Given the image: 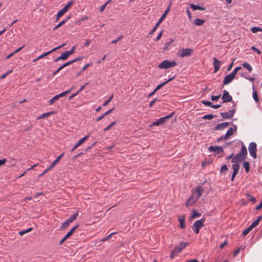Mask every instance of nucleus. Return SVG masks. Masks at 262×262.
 Listing matches in <instances>:
<instances>
[{
    "mask_svg": "<svg viewBox=\"0 0 262 262\" xmlns=\"http://www.w3.org/2000/svg\"><path fill=\"white\" fill-rule=\"evenodd\" d=\"M70 224V223L67 220L65 222H64L62 225L60 227V229H66Z\"/></svg>",
    "mask_w": 262,
    "mask_h": 262,
    "instance_id": "nucleus-33",
    "label": "nucleus"
},
{
    "mask_svg": "<svg viewBox=\"0 0 262 262\" xmlns=\"http://www.w3.org/2000/svg\"><path fill=\"white\" fill-rule=\"evenodd\" d=\"M256 144L255 142H251L248 147L250 154L254 159L256 158Z\"/></svg>",
    "mask_w": 262,
    "mask_h": 262,
    "instance_id": "nucleus-6",
    "label": "nucleus"
},
{
    "mask_svg": "<svg viewBox=\"0 0 262 262\" xmlns=\"http://www.w3.org/2000/svg\"><path fill=\"white\" fill-rule=\"evenodd\" d=\"M78 215V212L74 213L73 215H72L68 219V221L71 223L73 222L74 220H76L77 216Z\"/></svg>",
    "mask_w": 262,
    "mask_h": 262,
    "instance_id": "nucleus-31",
    "label": "nucleus"
},
{
    "mask_svg": "<svg viewBox=\"0 0 262 262\" xmlns=\"http://www.w3.org/2000/svg\"><path fill=\"white\" fill-rule=\"evenodd\" d=\"M235 78V76L230 73L225 76L223 80V85H226L230 83Z\"/></svg>",
    "mask_w": 262,
    "mask_h": 262,
    "instance_id": "nucleus-12",
    "label": "nucleus"
},
{
    "mask_svg": "<svg viewBox=\"0 0 262 262\" xmlns=\"http://www.w3.org/2000/svg\"><path fill=\"white\" fill-rule=\"evenodd\" d=\"M178 220L180 222V227L182 229L185 228V217L184 215H179L178 216Z\"/></svg>",
    "mask_w": 262,
    "mask_h": 262,
    "instance_id": "nucleus-17",
    "label": "nucleus"
},
{
    "mask_svg": "<svg viewBox=\"0 0 262 262\" xmlns=\"http://www.w3.org/2000/svg\"><path fill=\"white\" fill-rule=\"evenodd\" d=\"M89 135H87L80 139L72 148L71 152H73L75 149H76L78 146L82 144L89 138Z\"/></svg>",
    "mask_w": 262,
    "mask_h": 262,
    "instance_id": "nucleus-13",
    "label": "nucleus"
},
{
    "mask_svg": "<svg viewBox=\"0 0 262 262\" xmlns=\"http://www.w3.org/2000/svg\"><path fill=\"white\" fill-rule=\"evenodd\" d=\"M52 168H50V167L49 166L47 169H46L45 170H44L41 174L39 175V177H41L43 175H44L45 173H46L48 171L51 170Z\"/></svg>",
    "mask_w": 262,
    "mask_h": 262,
    "instance_id": "nucleus-59",
    "label": "nucleus"
},
{
    "mask_svg": "<svg viewBox=\"0 0 262 262\" xmlns=\"http://www.w3.org/2000/svg\"><path fill=\"white\" fill-rule=\"evenodd\" d=\"M204 191V188L201 186H198L195 189V192L198 194L197 196H196L197 199H200L201 195L203 194V192Z\"/></svg>",
    "mask_w": 262,
    "mask_h": 262,
    "instance_id": "nucleus-16",
    "label": "nucleus"
},
{
    "mask_svg": "<svg viewBox=\"0 0 262 262\" xmlns=\"http://www.w3.org/2000/svg\"><path fill=\"white\" fill-rule=\"evenodd\" d=\"M247 156V148L244 145L241 147V151L234 157H233L231 162L233 163H238L243 161Z\"/></svg>",
    "mask_w": 262,
    "mask_h": 262,
    "instance_id": "nucleus-1",
    "label": "nucleus"
},
{
    "mask_svg": "<svg viewBox=\"0 0 262 262\" xmlns=\"http://www.w3.org/2000/svg\"><path fill=\"white\" fill-rule=\"evenodd\" d=\"M177 64V63L175 61L165 60L159 65L158 67L160 69H167L176 66Z\"/></svg>",
    "mask_w": 262,
    "mask_h": 262,
    "instance_id": "nucleus-3",
    "label": "nucleus"
},
{
    "mask_svg": "<svg viewBox=\"0 0 262 262\" xmlns=\"http://www.w3.org/2000/svg\"><path fill=\"white\" fill-rule=\"evenodd\" d=\"M64 153L62 152L61 155H60L50 165V168H52L54 167L59 161V160L61 159V158L64 156Z\"/></svg>",
    "mask_w": 262,
    "mask_h": 262,
    "instance_id": "nucleus-18",
    "label": "nucleus"
},
{
    "mask_svg": "<svg viewBox=\"0 0 262 262\" xmlns=\"http://www.w3.org/2000/svg\"><path fill=\"white\" fill-rule=\"evenodd\" d=\"M32 229H33V228L31 227L27 230H22V231H19L18 234L19 235H23L27 233H28V232L31 231L32 230Z\"/></svg>",
    "mask_w": 262,
    "mask_h": 262,
    "instance_id": "nucleus-38",
    "label": "nucleus"
},
{
    "mask_svg": "<svg viewBox=\"0 0 262 262\" xmlns=\"http://www.w3.org/2000/svg\"><path fill=\"white\" fill-rule=\"evenodd\" d=\"M233 172L238 173L239 170V165L237 163H234L232 166Z\"/></svg>",
    "mask_w": 262,
    "mask_h": 262,
    "instance_id": "nucleus-34",
    "label": "nucleus"
},
{
    "mask_svg": "<svg viewBox=\"0 0 262 262\" xmlns=\"http://www.w3.org/2000/svg\"><path fill=\"white\" fill-rule=\"evenodd\" d=\"M186 13L188 15L189 20H190L191 19L192 16L188 7L186 8Z\"/></svg>",
    "mask_w": 262,
    "mask_h": 262,
    "instance_id": "nucleus-55",
    "label": "nucleus"
},
{
    "mask_svg": "<svg viewBox=\"0 0 262 262\" xmlns=\"http://www.w3.org/2000/svg\"><path fill=\"white\" fill-rule=\"evenodd\" d=\"M114 97V95L112 94V95H111L109 98H108V99L105 101L102 104L103 106H106L111 101V100H112V99Z\"/></svg>",
    "mask_w": 262,
    "mask_h": 262,
    "instance_id": "nucleus-39",
    "label": "nucleus"
},
{
    "mask_svg": "<svg viewBox=\"0 0 262 262\" xmlns=\"http://www.w3.org/2000/svg\"><path fill=\"white\" fill-rule=\"evenodd\" d=\"M261 220H262V215L258 216L257 219L252 223L251 226L254 228V227H255L256 226H257L259 224V222H260V221Z\"/></svg>",
    "mask_w": 262,
    "mask_h": 262,
    "instance_id": "nucleus-27",
    "label": "nucleus"
},
{
    "mask_svg": "<svg viewBox=\"0 0 262 262\" xmlns=\"http://www.w3.org/2000/svg\"><path fill=\"white\" fill-rule=\"evenodd\" d=\"M242 66L244 68H246L249 72H251L252 70V67L247 62H245L243 63Z\"/></svg>",
    "mask_w": 262,
    "mask_h": 262,
    "instance_id": "nucleus-30",
    "label": "nucleus"
},
{
    "mask_svg": "<svg viewBox=\"0 0 262 262\" xmlns=\"http://www.w3.org/2000/svg\"><path fill=\"white\" fill-rule=\"evenodd\" d=\"M58 99V96H57L56 95L50 100L49 102L51 104L53 103L55 101L57 100Z\"/></svg>",
    "mask_w": 262,
    "mask_h": 262,
    "instance_id": "nucleus-46",
    "label": "nucleus"
},
{
    "mask_svg": "<svg viewBox=\"0 0 262 262\" xmlns=\"http://www.w3.org/2000/svg\"><path fill=\"white\" fill-rule=\"evenodd\" d=\"M228 170V168L226 165H224L221 168V172H224Z\"/></svg>",
    "mask_w": 262,
    "mask_h": 262,
    "instance_id": "nucleus-54",
    "label": "nucleus"
},
{
    "mask_svg": "<svg viewBox=\"0 0 262 262\" xmlns=\"http://www.w3.org/2000/svg\"><path fill=\"white\" fill-rule=\"evenodd\" d=\"M71 18V16H68L66 17V19H64V20H63L62 21H61L60 23H59L58 25H57L56 26V27H55L54 28H53V30H55L56 29H57L58 28H59V27H60L61 26H62L63 25H64L67 21L68 20H69L70 18Z\"/></svg>",
    "mask_w": 262,
    "mask_h": 262,
    "instance_id": "nucleus-22",
    "label": "nucleus"
},
{
    "mask_svg": "<svg viewBox=\"0 0 262 262\" xmlns=\"http://www.w3.org/2000/svg\"><path fill=\"white\" fill-rule=\"evenodd\" d=\"M205 221V218L203 217L201 219L195 221L193 224V226L196 228L201 229L204 226V222Z\"/></svg>",
    "mask_w": 262,
    "mask_h": 262,
    "instance_id": "nucleus-11",
    "label": "nucleus"
},
{
    "mask_svg": "<svg viewBox=\"0 0 262 262\" xmlns=\"http://www.w3.org/2000/svg\"><path fill=\"white\" fill-rule=\"evenodd\" d=\"M216 116L215 115H213L212 114H208V115H204L202 117V119H208V120H211L212 119H213V118L215 117Z\"/></svg>",
    "mask_w": 262,
    "mask_h": 262,
    "instance_id": "nucleus-37",
    "label": "nucleus"
},
{
    "mask_svg": "<svg viewBox=\"0 0 262 262\" xmlns=\"http://www.w3.org/2000/svg\"><path fill=\"white\" fill-rule=\"evenodd\" d=\"M115 233H116L115 232H113V233L110 234L108 236H107L106 237L104 238L103 239H102V241L104 242V241H107V240L110 239L112 237V235Z\"/></svg>",
    "mask_w": 262,
    "mask_h": 262,
    "instance_id": "nucleus-51",
    "label": "nucleus"
},
{
    "mask_svg": "<svg viewBox=\"0 0 262 262\" xmlns=\"http://www.w3.org/2000/svg\"><path fill=\"white\" fill-rule=\"evenodd\" d=\"M70 56L69 54L68 53L67 51H65L63 52L61 55L56 58L55 59H54V62H57L60 60H66L67 59L68 57Z\"/></svg>",
    "mask_w": 262,
    "mask_h": 262,
    "instance_id": "nucleus-14",
    "label": "nucleus"
},
{
    "mask_svg": "<svg viewBox=\"0 0 262 262\" xmlns=\"http://www.w3.org/2000/svg\"><path fill=\"white\" fill-rule=\"evenodd\" d=\"M243 166L245 169L246 172H248L250 170V164L247 161H245L243 163Z\"/></svg>",
    "mask_w": 262,
    "mask_h": 262,
    "instance_id": "nucleus-35",
    "label": "nucleus"
},
{
    "mask_svg": "<svg viewBox=\"0 0 262 262\" xmlns=\"http://www.w3.org/2000/svg\"><path fill=\"white\" fill-rule=\"evenodd\" d=\"M170 6H169L167 9L165 11L164 13L163 14L161 18L159 19L158 21L156 23V25L154 27V28L150 31L149 34H153L157 30L159 26L160 25L163 20L165 18L166 15L169 11Z\"/></svg>",
    "mask_w": 262,
    "mask_h": 262,
    "instance_id": "nucleus-4",
    "label": "nucleus"
},
{
    "mask_svg": "<svg viewBox=\"0 0 262 262\" xmlns=\"http://www.w3.org/2000/svg\"><path fill=\"white\" fill-rule=\"evenodd\" d=\"M253 89H254V85H253ZM253 97L254 100L256 102H258L259 101V99H258V98L257 92L254 89H253Z\"/></svg>",
    "mask_w": 262,
    "mask_h": 262,
    "instance_id": "nucleus-32",
    "label": "nucleus"
},
{
    "mask_svg": "<svg viewBox=\"0 0 262 262\" xmlns=\"http://www.w3.org/2000/svg\"><path fill=\"white\" fill-rule=\"evenodd\" d=\"M192 204H193V202H192L190 200H188L186 203L185 205L186 207H188Z\"/></svg>",
    "mask_w": 262,
    "mask_h": 262,
    "instance_id": "nucleus-64",
    "label": "nucleus"
},
{
    "mask_svg": "<svg viewBox=\"0 0 262 262\" xmlns=\"http://www.w3.org/2000/svg\"><path fill=\"white\" fill-rule=\"evenodd\" d=\"M251 31L253 33H255L258 31H262V29L258 27H254L251 28Z\"/></svg>",
    "mask_w": 262,
    "mask_h": 262,
    "instance_id": "nucleus-40",
    "label": "nucleus"
},
{
    "mask_svg": "<svg viewBox=\"0 0 262 262\" xmlns=\"http://www.w3.org/2000/svg\"><path fill=\"white\" fill-rule=\"evenodd\" d=\"M230 136H232L234 133V129L232 127H230L226 133Z\"/></svg>",
    "mask_w": 262,
    "mask_h": 262,
    "instance_id": "nucleus-49",
    "label": "nucleus"
},
{
    "mask_svg": "<svg viewBox=\"0 0 262 262\" xmlns=\"http://www.w3.org/2000/svg\"><path fill=\"white\" fill-rule=\"evenodd\" d=\"M244 248H243L242 247H239L237 249L235 250V251L233 252V256H236L241 251V250H244Z\"/></svg>",
    "mask_w": 262,
    "mask_h": 262,
    "instance_id": "nucleus-42",
    "label": "nucleus"
},
{
    "mask_svg": "<svg viewBox=\"0 0 262 262\" xmlns=\"http://www.w3.org/2000/svg\"><path fill=\"white\" fill-rule=\"evenodd\" d=\"M222 99L223 100V103H226L231 101L232 98L226 90H224Z\"/></svg>",
    "mask_w": 262,
    "mask_h": 262,
    "instance_id": "nucleus-8",
    "label": "nucleus"
},
{
    "mask_svg": "<svg viewBox=\"0 0 262 262\" xmlns=\"http://www.w3.org/2000/svg\"><path fill=\"white\" fill-rule=\"evenodd\" d=\"M205 22V20L200 18H196L194 20L193 23L196 26H202Z\"/></svg>",
    "mask_w": 262,
    "mask_h": 262,
    "instance_id": "nucleus-26",
    "label": "nucleus"
},
{
    "mask_svg": "<svg viewBox=\"0 0 262 262\" xmlns=\"http://www.w3.org/2000/svg\"><path fill=\"white\" fill-rule=\"evenodd\" d=\"M157 101V98H155L153 100H152L149 104V108H151L152 107L153 105L154 104V103Z\"/></svg>",
    "mask_w": 262,
    "mask_h": 262,
    "instance_id": "nucleus-60",
    "label": "nucleus"
},
{
    "mask_svg": "<svg viewBox=\"0 0 262 262\" xmlns=\"http://www.w3.org/2000/svg\"><path fill=\"white\" fill-rule=\"evenodd\" d=\"M73 3L74 2L73 1H70L63 8L68 11V9L73 4Z\"/></svg>",
    "mask_w": 262,
    "mask_h": 262,
    "instance_id": "nucleus-43",
    "label": "nucleus"
},
{
    "mask_svg": "<svg viewBox=\"0 0 262 262\" xmlns=\"http://www.w3.org/2000/svg\"><path fill=\"white\" fill-rule=\"evenodd\" d=\"M201 214L200 213L198 212L195 210H193L192 212L191 218L194 219L196 217L200 216Z\"/></svg>",
    "mask_w": 262,
    "mask_h": 262,
    "instance_id": "nucleus-36",
    "label": "nucleus"
},
{
    "mask_svg": "<svg viewBox=\"0 0 262 262\" xmlns=\"http://www.w3.org/2000/svg\"><path fill=\"white\" fill-rule=\"evenodd\" d=\"M163 31H161V32L158 34V35L157 36V37H156V39H155V41H158L159 40H160L162 36V34H163Z\"/></svg>",
    "mask_w": 262,
    "mask_h": 262,
    "instance_id": "nucleus-61",
    "label": "nucleus"
},
{
    "mask_svg": "<svg viewBox=\"0 0 262 262\" xmlns=\"http://www.w3.org/2000/svg\"><path fill=\"white\" fill-rule=\"evenodd\" d=\"M193 50L192 49H182L178 53V55L181 57L190 56L193 53Z\"/></svg>",
    "mask_w": 262,
    "mask_h": 262,
    "instance_id": "nucleus-5",
    "label": "nucleus"
},
{
    "mask_svg": "<svg viewBox=\"0 0 262 262\" xmlns=\"http://www.w3.org/2000/svg\"><path fill=\"white\" fill-rule=\"evenodd\" d=\"M116 123V121H114L112 122L108 126H107L106 127H105L104 129V131L106 132L107 130H109L114 125H115Z\"/></svg>",
    "mask_w": 262,
    "mask_h": 262,
    "instance_id": "nucleus-41",
    "label": "nucleus"
},
{
    "mask_svg": "<svg viewBox=\"0 0 262 262\" xmlns=\"http://www.w3.org/2000/svg\"><path fill=\"white\" fill-rule=\"evenodd\" d=\"M165 123V122L164 121V119H163L162 117V118H160V119L157 120L155 122H154L152 123V124L150 125V126H154V125L158 126V125H161V124H163Z\"/></svg>",
    "mask_w": 262,
    "mask_h": 262,
    "instance_id": "nucleus-19",
    "label": "nucleus"
},
{
    "mask_svg": "<svg viewBox=\"0 0 262 262\" xmlns=\"http://www.w3.org/2000/svg\"><path fill=\"white\" fill-rule=\"evenodd\" d=\"M55 114V112H50L41 115L37 118V119H40L49 117L50 115Z\"/></svg>",
    "mask_w": 262,
    "mask_h": 262,
    "instance_id": "nucleus-28",
    "label": "nucleus"
},
{
    "mask_svg": "<svg viewBox=\"0 0 262 262\" xmlns=\"http://www.w3.org/2000/svg\"><path fill=\"white\" fill-rule=\"evenodd\" d=\"M65 46H66V43H63V44H62L60 46H58V47H57L56 48H54V49H53L51 51H48L47 52L45 53L44 54H43L44 57L49 55L50 54H51L53 52H54V51H56L57 50L61 48L62 47H64Z\"/></svg>",
    "mask_w": 262,
    "mask_h": 262,
    "instance_id": "nucleus-21",
    "label": "nucleus"
},
{
    "mask_svg": "<svg viewBox=\"0 0 262 262\" xmlns=\"http://www.w3.org/2000/svg\"><path fill=\"white\" fill-rule=\"evenodd\" d=\"M109 1H107L106 3H105L104 4H103L102 6H101L99 9V11L101 12L104 11L105 8H106V6L107 4L108 3Z\"/></svg>",
    "mask_w": 262,
    "mask_h": 262,
    "instance_id": "nucleus-53",
    "label": "nucleus"
},
{
    "mask_svg": "<svg viewBox=\"0 0 262 262\" xmlns=\"http://www.w3.org/2000/svg\"><path fill=\"white\" fill-rule=\"evenodd\" d=\"M235 113V110L234 109H232L227 113L222 112L220 113V115L224 119H230L234 116Z\"/></svg>",
    "mask_w": 262,
    "mask_h": 262,
    "instance_id": "nucleus-7",
    "label": "nucleus"
},
{
    "mask_svg": "<svg viewBox=\"0 0 262 262\" xmlns=\"http://www.w3.org/2000/svg\"><path fill=\"white\" fill-rule=\"evenodd\" d=\"M208 150L210 152L216 151L217 154H222L224 152L223 147L220 146H210Z\"/></svg>",
    "mask_w": 262,
    "mask_h": 262,
    "instance_id": "nucleus-9",
    "label": "nucleus"
},
{
    "mask_svg": "<svg viewBox=\"0 0 262 262\" xmlns=\"http://www.w3.org/2000/svg\"><path fill=\"white\" fill-rule=\"evenodd\" d=\"M251 49L254 52H256V53H257L258 54H260L261 53V51L254 46L252 47L251 48Z\"/></svg>",
    "mask_w": 262,
    "mask_h": 262,
    "instance_id": "nucleus-56",
    "label": "nucleus"
},
{
    "mask_svg": "<svg viewBox=\"0 0 262 262\" xmlns=\"http://www.w3.org/2000/svg\"><path fill=\"white\" fill-rule=\"evenodd\" d=\"M174 114V112H172L171 113L170 115H168V116H165V117H162L163 119H164V121L165 122H166L167 119H169L170 118H171Z\"/></svg>",
    "mask_w": 262,
    "mask_h": 262,
    "instance_id": "nucleus-48",
    "label": "nucleus"
},
{
    "mask_svg": "<svg viewBox=\"0 0 262 262\" xmlns=\"http://www.w3.org/2000/svg\"><path fill=\"white\" fill-rule=\"evenodd\" d=\"M213 66L214 68V73L217 72L220 68L221 61L217 59L216 58L213 57Z\"/></svg>",
    "mask_w": 262,
    "mask_h": 262,
    "instance_id": "nucleus-15",
    "label": "nucleus"
},
{
    "mask_svg": "<svg viewBox=\"0 0 262 262\" xmlns=\"http://www.w3.org/2000/svg\"><path fill=\"white\" fill-rule=\"evenodd\" d=\"M246 195L247 196V199L249 201H252L253 203L256 202V199L253 196L251 195L250 193H247Z\"/></svg>",
    "mask_w": 262,
    "mask_h": 262,
    "instance_id": "nucleus-29",
    "label": "nucleus"
},
{
    "mask_svg": "<svg viewBox=\"0 0 262 262\" xmlns=\"http://www.w3.org/2000/svg\"><path fill=\"white\" fill-rule=\"evenodd\" d=\"M190 6L191 8L193 9V10H199L204 11L205 10V8L204 7L199 5H195L194 4H191Z\"/></svg>",
    "mask_w": 262,
    "mask_h": 262,
    "instance_id": "nucleus-24",
    "label": "nucleus"
},
{
    "mask_svg": "<svg viewBox=\"0 0 262 262\" xmlns=\"http://www.w3.org/2000/svg\"><path fill=\"white\" fill-rule=\"evenodd\" d=\"M242 69V67H236L234 70L232 71V72L231 73L232 74H233L234 76H235V75H236L237 74V72Z\"/></svg>",
    "mask_w": 262,
    "mask_h": 262,
    "instance_id": "nucleus-44",
    "label": "nucleus"
},
{
    "mask_svg": "<svg viewBox=\"0 0 262 262\" xmlns=\"http://www.w3.org/2000/svg\"><path fill=\"white\" fill-rule=\"evenodd\" d=\"M78 227L79 225L77 224L75 225L74 227H73L72 229H71V230L66 235V237L68 238L70 237L73 234L75 230L78 228Z\"/></svg>",
    "mask_w": 262,
    "mask_h": 262,
    "instance_id": "nucleus-25",
    "label": "nucleus"
},
{
    "mask_svg": "<svg viewBox=\"0 0 262 262\" xmlns=\"http://www.w3.org/2000/svg\"><path fill=\"white\" fill-rule=\"evenodd\" d=\"M221 97V95H217V96H214L212 95L211 97V100L212 101H217Z\"/></svg>",
    "mask_w": 262,
    "mask_h": 262,
    "instance_id": "nucleus-50",
    "label": "nucleus"
},
{
    "mask_svg": "<svg viewBox=\"0 0 262 262\" xmlns=\"http://www.w3.org/2000/svg\"><path fill=\"white\" fill-rule=\"evenodd\" d=\"M67 12V11L64 8H63L61 10L59 11L56 15L55 21H57L60 18V17H61Z\"/></svg>",
    "mask_w": 262,
    "mask_h": 262,
    "instance_id": "nucleus-20",
    "label": "nucleus"
},
{
    "mask_svg": "<svg viewBox=\"0 0 262 262\" xmlns=\"http://www.w3.org/2000/svg\"><path fill=\"white\" fill-rule=\"evenodd\" d=\"M187 244L185 242H181L178 246L175 247L170 253V258H173L178 254L186 247Z\"/></svg>",
    "mask_w": 262,
    "mask_h": 262,
    "instance_id": "nucleus-2",
    "label": "nucleus"
},
{
    "mask_svg": "<svg viewBox=\"0 0 262 262\" xmlns=\"http://www.w3.org/2000/svg\"><path fill=\"white\" fill-rule=\"evenodd\" d=\"M122 38V36H120L116 40H114L112 41V43H116L118 42L121 38Z\"/></svg>",
    "mask_w": 262,
    "mask_h": 262,
    "instance_id": "nucleus-63",
    "label": "nucleus"
},
{
    "mask_svg": "<svg viewBox=\"0 0 262 262\" xmlns=\"http://www.w3.org/2000/svg\"><path fill=\"white\" fill-rule=\"evenodd\" d=\"M174 78V76L172 77V78L169 79L168 80H167V81L159 84L157 87L155 89L156 91H158L159 90H160L162 86H163L164 85H165L166 84H167L168 82H170V81H171L172 80H173Z\"/></svg>",
    "mask_w": 262,
    "mask_h": 262,
    "instance_id": "nucleus-23",
    "label": "nucleus"
},
{
    "mask_svg": "<svg viewBox=\"0 0 262 262\" xmlns=\"http://www.w3.org/2000/svg\"><path fill=\"white\" fill-rule=\"evenodd\" d=\"M198 199H197L196 197L195 198L193 196H191L188 200H190L191 202H193V204H194L197 201Z\"/></svg>",
    "mask_w": 262,
    "mask_h": 262,
    "instance_id": "nucleus-52",
    "label": "nucleus"
},
{
    "mask_svg": "<svg viewBox=\"0 0 262 262\" xmlns=\"http://www.w3.org/2000/svg\"><path fill=\"white\" fill-rule=\"evenodd\" d=\"M230 124L229 122H225L223 123H221L218 124L216 126H215L213 128V130H222L227 127Z\"/></svg>",
    "mask_w": 262,
    "mask_h": 262,
    "instance_id": "nucleus-10",
    "label": "nucleus"
},
{
    "mask_svg": "<svg viewBox=\"0 0 262 262\" xmlns=\"http://www.w3.org/2000/svg\"><path fill=\"white\" fill-rule=\"evenodd\" d=\"M173 41V39H171L170 41L168 42H166L165 45V47L164 48V51H166L168 50L169 46L172 43Z\"/></svg>",
    "mask_w": 262,
    "mask_h": 262,
    "instance_id": "nucleus-45",
    "label": "nucleus"
},
{
    "mask_svg": "<svg viewBox=\"0 0 262 262\" xmlns=\"http://www.w3.org/2000/svg\"><path fill=\"white\" fill-rule=\"evenodd\" d=\"M202 103L207 106H209L210 107H211L212 103L210 101H206V100H203L202 101Z\"/></svg>",
    "mask_w": 262,
    "mask_h": 262,
    "instance_id": "nucleus-47",
    "label": "nucleus"
},
{
    "mask_svg": "<svg viewBox=\"0 0 262 262\" xmlns=\"http://www.w3.org/2000/svg\"><path fill=\"white\" fill-rule=\"evenodd\" d=\"M73 63L72 60L69 61L62 65V68H64Z\"/></svg>",
    "mask_w": 262,
    "mask_h": 262,
    "instance_id": "nucleus-58",
    "label": "nucleus"
},
{
    "mask_svg": "<svg viewBox=\"0 0 262 262\" xmlns=\"http://www.w3.org/2000/svg\"><path fill=\"white\" fill-rule=\"evenodd\" d=\"M75 48H76V47L73 46L70 51H67L69 54V55H71L74 53Z\"/></svg>",
    "mask_w": 262,
    "mask_h": 262,
    "instance_id": "nucleus-57",
    "label": "nucleus"
},
{
    "mask_svg": "<svg viewBox=\"0 0 262 262\" xmlns=\"http://www.w3.org/2000/svg\"><path fill=\"white\" fill-rule=\"evenodd\" d=\"M91 42V40H90L89 39H86L84 44V47H86L89 46V45L90 44Z\"/></svg>",
    "mask_w": 262,
    "mask_h": 262,
    "instance_id": "nucleus-62",
    "label": "nucleus"
}]
</instances>
